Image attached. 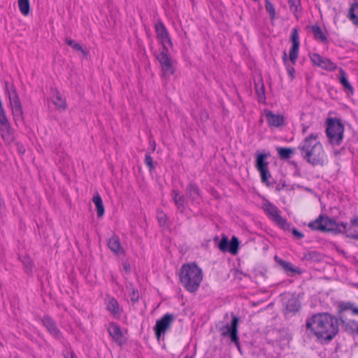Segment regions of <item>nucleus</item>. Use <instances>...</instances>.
Wrapping results in <instances>:
<instances>
[{"label": "nucleus", "mask_w": 358, "mask_h": 358, "mask_svg": "<svg viewBox=\"0 0 358 358\" xmlns=\"http://www.w3.org/2000/svg\"><path fill=\"white\" fill-rule=\"evenodd\" d=\"M307 330L320 342L330 341L338 331L337 319L328 313H319L306 320Z\"/></svg>", "instance_id": "nucleus-1"}, {"label": "nucleus", "mask_w": 358, "mask_h": 358, "mask_svg": "<svg viewBox=\"0 0 358 358\" xmlns=\"http://www.w3.org/2000/svg\"><path fill=\"white\" fill-rule=\"evenodd\" d=\"M308 226L313 229L341 233L348 238L358 239V217L352 218L350 222L337 223L327 215H320Z\"/></svg>", "instance_id": "nucleus-2"}, {"label": "nucleus", "mask_w": 358, "mask_h": 358, "mask_svg": "<svg viewBox=\"0 0 358 358\" xmlns=\"http://www.w3.org/2000/svg\"><path fill=\"white\" fill-rule=\"evenodd\" d=\"M303 158L313 166H323L327 162V155L319 141L318 134L306 137L299 146Z\"/></svg>", "instance_id": "nucleus-3"}, {"label": "nucleus", "mask_w": 358, "mask_h": 358, "mask_svg": "<svg viewBox=\"0 0 358 358\" xmlns=\"http://www.w3.org/2000/svg\"><path fill=\"white\" fill-rule=\"evenodd\" d=\"M202 279V271L195 264H187L181 267L180 280L188 292H194L196 291Z\"/></svg>", "instance_id": "nucleus-4"}, {"label": "nucleus", "mask_w": 358, "mask_h": 358, "mask_svg": "<svg viewBox=\"0 0 358 358\" xmlns=\"http://www.w3.org/2000/svg\"><path fill=\"white\" fill-rule=\"evenodd\" d=\"M157 59L161 66L162 76L169 79L176 71V62L170 56L167 48L162 49L157 55Z\"/></svg>", "instance_id": "nucleus-5"}, {"label": "nucleus", "mask_w": 358, "mask_h": 358, "mask_svg": "<svg viewBox=\"0 0 358 358\" xmlns=\"http://www.w3.org/2000/svg\"><path fill=\"white\" fill-rule=\"evenodd\" d=\"M344 127L341 122L336 119L328 120L327 134L331 144L339 145L343 138Z\"/></svg>", "instance_id": "nucleus-6"}, {"label": "nucleus", "mask_w": 358, "mask_h": 358, "mask_svg": "<svg viewBox=\"0 0 358 358\" xmlns=\"http://www.w3.org/2000/svg\"><path fill=\"white\" fill-rule=\"evenodd\" d=\"M262 208L268 215L270 219L274 222L279 227L284 230L289 229V224L285 219L281 217L280 211L275 206L268 201H266L263 203Z\"/></svg>", "instance_id": "nucleus-7"}, {"label": "nucleus", "mask_w": 358, "mask_h": 358, "mask_svg": "<svg viewBox=\"0 0 358 358\" xmlns=\"http://www.w3.org/2000/svg\"><path fill=\"white\" fill-rule=\"evenodd\" d=\"M238 318L233 315L230 324L227 323L220 328L219 331L224 337H229L231 341L239 348V338L238 336Z\"/></svg>", "instance_id": "nucleus-8"}, {"label": "nucleus", "mask_w": 358, "mask_h": 358, "mask_svg": "<svg viewBox=\"0 0 358 358\" xmlns=\"http://www.w3.org/2000/svg\"><path fill=\"white\" fill-rule=\"evenodd\" d=\"M268 154L259 153L257 155L255 166L260 173L261 180L262 182L268 183V180L271 175L268 171V162L267 159Z\"/></svg>", "instance_id": "nucleus-9"}, {"label": "nucleus", "mask_w": 358, "mask_h": 358, "mask_svg": "<svg viewBox=\"0 0 358 358\" xmlns=\"http://www.w3.org/2000/svg\"><path fill=\"white\" fill-rule=\"evenodd\" d=\"M0 134L6 143L10 144L14 141L13 131L10 128V124L5 115L0 116Z\"/></svg>", "instance_id": "nucleus-10"}, {"label": "nucleus", "mask_w": 358, "mask_h": 358, "mask_svg": "<svg viewBox=\"0 0 358 358\" xmlns=\"http://www.w3.org/2000/svg\"><path fill=\"white\" fill-rule=\"evenodd\" d=\"M292 47L289 50V59L293 65L296 64V61L299 55V37L297 30L294 29L291 34Z\"/></svg>", "instance_id": "nucleus-11"}, {"label": "nucleus", "mask_w": 358, "mask_h": 358, "mask_svg": "<svg viewBox=\"0 0 358 358\" xmlns=\"http://www.w3.org/2000/svg\"><path fill=\"white\" fill-rule=\"evenodd\" d=\"M10 103L15 123L17 124L23 122L22 111L20 101L15 93L10 94Z\"/></svg>", "instance_id": "nucleus-12"}, {"label": "nucleus", "mask_w": 358, "mask_h": 358, "mask_svg": "<svg viewBox=\"0 0 358 358\" xmlns=\"http://www.w3.org/2000/svg\"><path fill=\"white\" fill-rule=\"evenodd\" d=\"M312 62L327 71H334L336 69V65L327 58L323 57L317 53H313L310 55Z\"/></svg>", "instance_id": "nucleus-13"}, {"label": "nucleus", "mask_w": 358, "mask_h": 358, "mask_svg": "<svg viewBox=\"0 0 358 358\" xmlns=\"http://www.w3.org/2000/svg\"><path fill=\"white\" fill-rule=\"evenodd\" d=\"M173 320V318L171 315H165L161 320L157 322L155 330L158 339L162 334H164L169 329Z\"/></svg>", "instance_id": "nucleus-14"}, {"label": "nucleus", "mask_w": 358, "mask_h": 358, "mask_svg": "<svg viewBox=\"0 0 358 358\" xmlns=\"http://www.w3.org/2000/svg\"><path fill=\"white\" fill-rule=\"evenodd\" d=\"M155 30L157 38L162 45V49L167 48V45H171L169 33L162 23L156 24Z\"/></svg>", "instance_id": "nucleus-15"}, {"label": "nucleus", "mask_w": 358, "mask_h": 358, "mask_svg": "<svg viewBox=\"0 0 358 358\" xmlns=\"http://www.w3.org/2000/svg\"><path fill=\"white\" fill-rule=\"evenodd\" d=\"M266 121L270 127H279L284 124L285 117L280 114H275L270 110H265Z\"/></svg>", "instance_id": "nucleus-16"}, {"label": "nucleus", "mask_w": 358, "mask_h": 358, "mask_svg": "<svg viewBox=\"0 0 358 358\" xmlns=\"http://www.w3.org/2000/svg\"><path fill=\"white\" fill-rule=\"evenodd\" d=\"M108 331L110 336L119 345H121L124 342L125 338L124 333L117 324L114 323L110 324Z\"/></svg>", "instance_id": "nucleus-17"}, {"label": "nucleus", "mask_w": 358, "mask_h": 358, "mask_svg": "<svg viewBox=\"0 0 358 358\" xmlns=\"http://www.w3.org/2000/svg\"><path fill=\"white\" fill-rule=\"evenodd\" d=\"M106 305L107 310L115 317L120 316L122 310L115 299L110 296L107 297L106 299Z\"/></svg>", "instance_id": "nucleus-18"}, {"label": "nucleus", "mask_w": 358, "mask_h": 358, "mask_svg": "<svg viewBox=\"0 0 358 358\" xmlns=\"http://www.w3.org/2000/svg\"><path fill=\"white\" fill-rule=\"evenodd\" d=\"M108 248L114 253L120 255L124 252L123 248L121 247L120 239L117 236H113L108 241Z\"/></svg>", "instance_id": "nucleus-19"}, {"label": "nucleus", "mask_w": 358, "mask_h": 358, "mask_svg": "<svg viewBox=\"0 0 358 358\" xmlns=\"http://www.w3.org/2000/svg\"><path fill=\"white\" fill-rule=\"evenodd\" d=\"M187 196L192 202H199L200 200V194L198 188L194 185H189L187 190Z\"/></svg>", "instance_id": "nucleus-20"}, {"label": "nucleus", "mask_w": 358, "mask_h": 358, "mask_svg": "<svg viewBox=\"0 0 358 358\" xmlns=\"http://www.w3.org/2000/svg\"><path fill=\"white\" fill-rule=\"evenodd\" d=\"M299 300L294 296H289L286 303V310L290 313H295L299 310Z\"/></svg>", "instance_id": "nucleus-21"}, {"label": "nucleus", "mask_w": 358, "mask_h": 358, "mask_svg": "<svg viewBox=\"0 0 358 358\" xmlns=\"http://www.w3.org/2000/svg\"><path fill=\"white\" fill-rule=\"evenodd\" d=\"M173 200L178 209L180 211L183 212L187 205V202L185 201L184 196L182 195H180L179 192L178 191H173Z\"/></svg>", "instance_id": "nucleus-22"}, {"label": "nucleus", "mask_w": 358, "mask_h": 358, "mask_svg": "<svg viewBox=\"0 0 358 358\" xmlns=\"http://www.w3.org/2000/svg\"><path fill=\"white\" fill-rule=\"evenodd\" d=\"M43 324L45 326L49 332L56 338L59 337V331L57 328L55 324L50 318H45L43 320Z\"/></svg>", "instance_id": "nucleus-23"}, {"label": "nucleus", "mask_w": 358, "mask_h": 358, "mask_svg": "<svg viewBox=\"0 0 358 358\" xmlns=\"http://www.w3.org/2000/svg\"><path fill=\"white\" fill-rule=\"evenodd\" d=\"M92 201L96 206L97 216L99 217H101L105 212L102 199L101 198L99 194H96V195L94 196Z\"/></svg>", "instance_id": "nucleus-24"}, {"label": "nucleus", "mask_w": 358, "mask_h": 358, "mask_svg": "<svg viewBox=\"0 0 358 358\" xmlns=\"http://www.w3.org/2000/svg\"><path fill=\"white\" fill-rule=\"evenodd\" d=\"M341 310L344 311L347 310H352V313L354 315H358V308L354 307L352 304L351 303H342L340 306ZM352 327L355 329V330L358 333V322L355 321L352 322Z\"/></svg>", "instance_id": "nucleus-25"}, {"label": "nucleus", "mask_w": 358, "mask_h": 358, "mask_svg": "<svg viewBox=\"0 0 358 358\" xmlns=\"http://www.w3.org/2000/svg\"><path fill=\"white\" fill-rule=\"evenodd\" d=\"M338 79L341 84L345 89L348 90L351 92L352 91V87L349 83L347 79L346 73L342 69H339Z\"/></svg>", "instance_id": "nucleus-26"}, {"label": "nucleus", "mask_w": 358, "mask_h": 358, "mask_svg": "<svg viewBox=\"0 0 358 358\" xmlns=\"http://www.w3.org/2000/svg\"><path fill=\"white\" fill-rule=\"evenodd\" d=\"M53 103L59 109H65L66 103L65 99L62 97L61 94L57 92L52 99Z\"/></svg>", "instance_id": "nucleus-27"}, {"label": "nucleus", "mask_w": 358, "mask_h": 358, "mask_svg": "<svg viewBox=\"0 0 358 358\" xmlns=\"http://www.w3.org/2000/svg\"><path fill=\"white\" fill-rule=\"evenodd\" d=\"M275 259L277 262L285 270L287 271H290L292 273H298L299 271L296 268H294L292 264L289 262L283 261L282 259H278L277 257H275Z\"/></svg>", "instance_id": "nucleus-28"}, {"label": "nucleus", "mask_w": 358, "mask_h": 358, "mask_svg": "<svg viewBox=\"0 0 358 358\" xmlns=\"http://www.w3.org/2000/svg\"><path fill=\"white\" fill-rule=\"evenodd\" d=\"M18 6L20 12L24 15H27L29 13V0H18Z\"/></svg>", "instance_id": "nucleus-29"}, {"label": "nucleus", "mask_w": 358, "mask_h": 358, "mask_svg": "<svg viewBox=\"0 0 358 358\" xmlns=\"http://www.w3.org/2000/svg\"><path fill=\"white\" fill-rule=\"evenodd\" d=\"M283 61L286 66L287 73L292 79L294 77V65L288 61L287 53L285 52L283 54Z\"/></svg>", "instance_id": "nucleus-30"}, {"label": "nucleus", "mask_w": 358, "mask_h": 358, "mask_svg": "<svg viewBox=\"0 0 358 358\" xmlns=\"http://www.w3.org/2000/svg\"><path fill=\"white\" fill-rule=\"evenodd\" d=\"M350 14V19L358 27V2L351 7Z\"/></svg>", "instance_id": "nucleus-31"}, {"label": "nucleus", "mask_w": 358, "mask_h": 358, "mask_svg": "<svg viewBox=\"0 0 358 358\" xmlns=\"http://www.w3.org/2000/svg\"><path fill=\"white\" fill-rule=\"evenodd\" d=\"M290 10L296 14L301 9V0H288Z\"/></svg>", "instance_id": "nucleus-32"}, {"label": "nucleus", "mask_w": 358, "mask_h": 358, "mask_svg": "<svg viewBox=\"0 0 358 358\" xmlns=\"http://www.w3.org/2000/svg\"><path fill=\"white\" fill-rule=\"evenodd\" d=\"M238 243L239 242L238 238L235 236H233L229 245V250L231 254L235 255L237 253Z\"/></svg>", "instance_id": "nucleus-33"}, {"label": "nucleus", "mask_w": 358, "mask_h": 358, "mask_svg": "<svg viewBox=\"0 0 358 358\" xmlns=\"http://www.w3.org/2000/svg\"><path fill=\"white\" fill-rule=\"evenodd\" d=\"M278 155L283 159H288L290 157L293 151L290 148H278L277 149Z\"/></svg>", "instance_id": "nucleus-34"}, {"label": "nucleus", "mask_w": 358, "mask_h": 358, "mask_svg": "<svg viewBox=\"0 0 358 358\" xmlns=\"http://www.w3.org/2000/svg\"><path fill=\"white\" fill-rule=\"evenodd\" d=\"M312 31L314 34V36L316 39L323 41L325 40V36L323 34L322 30L319 27H313L312 28Z\"/></svg>", "instance_id": "nucleus-35"}, {"label": "nucleus", "mask_w": 358, "mask_h": 358, "mask_svg": "<svg viewBox=\"0 0 358 358\" xmlns=\"http://www.w3.org/2000/svg\"><path fill=\"white\" fill-rule=\"evenodd\" d=\"M265 7L271 19L273 20L275 17V10L273 5L268 0H266Z\"/></svg>", "instance_id": "nucleus-36"}, {"label": "nucleus", "mask_w": 358, "mask_h": 358, "mask_svg": "<svg viewBox=\"0 0 358 358\" xmlns=\"http://www.w3.org/2000/svg\"><path fill=\"white\" fill-rule=\"evenodd\" d=\"M66 43L71 47H72L75 50H77V51H80L82 52L83 54H85V51L83 50V49L82 48V47L80 45V44L77 43L76 41H74L73 40H71L70 38H66Z\"/></svg>", "instance_id": "nucleus-37"}, {"label": "nucleus", "mask_w": 358, "mask_h": 358, "mask_svg": "<svg viewBox=\"0 0 358 358\" xmlns=\"http://www.w3.org/2000/svg\"><path fill=\"white\" fill-rule=\"evenodd\" d=\"M229 245L228 238L226 236H223L221 241L219 243L218 247L221 251H226Z\"/></svg>", "instance_id": "nucleus-38"}, {"label": "nucleus", "mask_w": 358, "mask_h": 358, "mask_svg": "<svg viewBox=\"0 0 358 358\" xmlns=\"http://www.w3.org/2000/svg\"><path fill=\"white\" fill-rule=\"evenodd\" d=\"M130 287L129 290L131 291V293H129V296L133 302H136L138 301L139 297L138 292L131 285Z\"/></svg>", "instance_id": "nucleus-39"}, {"label": "nucleus", "mask_w": 358, "mask_h": 358, "mask_svg": "<svg viewBox=\"0 0 358 358\" xmlns=\"http://www.w3.org/2000/svg\"><path fill=\"white\" fill-rule=\"evenodd\" d=\"M157 219L160 224H164L166 222V215L162 212H158Z\"/></svg>", "instance_id": "nucleus-40"}, {"label": "nucleus", "mask_w": 358, "mask_h": 358, "mask_svg": "<svg viewBox=\"0 0 358 358\" xmlns=\"http://www.w3.org/2000/svg\"><path fill=\"white\" fill-rule=\"evenodd\" d=\"M22 262L24 264V266H26L27 270L30 271L31 269L33 263H32V261L29 258H28V257L25 258L22 261Z\"/></svg>", "instance_id": "nucleus-41"}, {"label": "nucleus", "mask_w": 358, "mask_h": 358, "mask_svg": "<svg viewBox=\"0 0 358 358\" xmlns=\"http://www.w3.org/2000/svg\"><path fill=\"white\" fill-rule=\"evenodd\" d=\"M145 162L150 169L152 168V159L150 155H145Z\"/></svg>", "instance_id": "nucleus-42"}, {"label": "nucleus", "mask_w": 358, "mask_h": 358, "mask_svg": "<svg viewBox=\"0 0 358 358\" xmlns=\"http://www.w3.org/2000/svg\"><path fill=\"white\" fill-rule=\"evenodd\" d=\"M292 234L297 238H301L303 236V234L297 231L296 229H292Z\"/></svg>", "instance_id": "nucleus-43"}, {"label": "nucleus", "mask_w": 358, "mask_h": 358, "mask_svg": "<svg viewBox=\"0 0 358 358\" xmlns=\"http://www.w3.org/2000/svg\"><path fill=\"white\" fill-rule=\"evenodd\" d=\"M65 358H76V357L72 352H67L65 355Z\"/></svg>", "instance_id": "nucleus-44"}, {"label": "nucleus", "mask_w": 358, "mask_h": 358, "mask_svg": "<svg viewBox=\"0 0 358 358\" xmlns=\"http://www.w3.org/2000/svg\"><path fill=\"white\" fill-rule=\"evenodd\" d=\"M123 267H124V269L127 271V272H129V270H130V268H129V265L127 264V263H124L123 264Z\"/></svg>", "instance_id": "nucleus-45"}, {"label": "nucleus", "mask_w": 358, "mask_h": 358, "mask_svg": "<svg viewBox=\"0 0 358 358\" xmlns=\"http://www.w3.org/2000/svg\"><path fill=\"white\" fill-rule=\"evenodd\" d=\"M307 127H303V132L305 133L306 131Z\"/></svg>", "instance_id": "nucleus-46"}, {"label": "nucleus", "mask_w": 358, "mask_h": 358, "mask_svg": "<svg viewBox=\"0 0 358 358\" xmlns=\"http://www.w3.org/2000/svg\"><path fill=\"white\" fill-rule=\"evenodd\" d=\"M185 358H187V357H185Z\"/></svg>", "instance_id": "nucleus-47"}]
</instances>
